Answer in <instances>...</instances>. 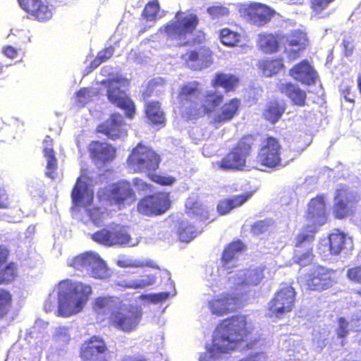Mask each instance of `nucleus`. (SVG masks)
I'll use <instances>...</instances> for the list:
<instances>
[{"label": "nucleus", "mask_w": 361, "mask_h": 361, "mask_svg": "<svg viewBox=\"0 0 361 361\" xmlns=\"http://www.w3.org/2000/svg\"><path fill=\"white\" fill-rule=\"evenodd\" d=\"M230 290L231 293H224L208 302L209 309L213 314L222 316L234 311L238 307L241 297L236 291Z\"/></svg>", "instance_id": "obj_19"}, {"label": "nucleus", "mask_w": 361, "mask_h": 361, "mask_svg": "<svg viewBox=\"0 0 361 361\" xmlns=\"http://www.w3.org/2000/svg\"><path fill=\"white\" fill-rule=\"evenodd\" d=\"M307 227L297 236L296 245H300L303 241L310 242L314 239L317 226L324 225L326 221L325 203L323 197L312 199L308 205L307 213Z\"/></svg>", "instance_id": "obj_7"}, {"label": "nucleus", "mask_w": 361, "mask_h": 361, "mask_svg": "<svg viewBox=\"0 0 361 361\" xmlns=\"http://www.w3.org/2000/svg\"><path fill=\"white\" fill-rule=\"evenodd\" d=\"M145 114L153 126H164L166 118L164 112L161 109V104L157 101L148 102L145 104Z\"/></svg>", "instance_id": "obj_35"}, {"label": "nucleus", "mask_w": 361, "mask_h": 361, "mask_svg": "<svg viewBox=\"0 0 361 361\" xmlns=\"http://www.w3.org/2000/svg\"><path fill=\"white\" fill-rule=\"evenodd\" d=\"M252 195V192H247L241 195L235 196L231 199L222 200L219 203L217 210L222 215L226 214L231 209L243 205Z\"/></svg>", "instance_id": "obj_39"}, {"label": "nucleus", "mask_w": 361, "mask_h": 361, "mask_svg": "<svg viewBox=\"0 0 361 361\" xmlns=\"http://www.w3.org/2000/svg\"><path fill=\"white\" fill-rule=\"evenodd\" d=\"M117 265L122 268L126 267H142L148 266L154 267L152 262L151 261H143L140 259H135L126 256L119 257L116 262Z\"/></svg>", "instance_id": "obj_47"}, {"label": "nucleus", "mask_w": 361, "mask_h": 361, "mask_svg": "<svg viewBox=\"0 0 361 361\" xmlns=\"http://www.w3.org/2000/svg\"><path fill=\"white\" fill-rule=\"evenodd\" d=\"M121 301L118 298L100 296L92 302V310L98 321L102 322L106 319L112 321V317L121 306Z\"/></svg>", "instance_id": "obj_20"}, {"label": "nucleus", "mask_w": 361, "mask_h": 361, "mask_svg": "<svg viewBox=\"0 0 361 361\" xmlns=\"http://www.w3.org/2000/svg\"><path fill=\"white\" fill-rule=\"evenodd\" d=\"M286 42L290 47H297L296 49L290 48L287 50V54L289 60L295 61L301 56L302 52L305 49L303 33L300 30L293 31L290 35L286 37Z\"/></svg>", "instance_id": "obj_30"}, {"label": "nucleus", "mask_w": 361, "mask_h": 361, "mask_svg": "<svg viewBox=\"0 0 361 361\" xmlns=\"http://www.w3.org/2000/svg\"><path fill=\"white\" fill-rule=\"evenodd\" d=\"M107 348L104 341L93 336L81 349L82 361H106Z\"/></svg>", "instance_id": "obj_22"}, {"label": "nucleus", "mask_w": 361, "mask_h": 361, "mask_svg": "<svg viewBox=\"0 0 361 361\" xmlns=\"http://www.w3.org/2000/svg\"><path fill=\"white\" fill-rule=\"evenodd\" d=\"M218 159L213 163L215 170L223 171L246 170L252 169L262 171L279 170L287 165L289 161L283 159Z\"/></svg>", "instance_id": "obj_5"}, {"label": "nucleus", "mask_w": 361, "mask_h": 361, "mask_svg": "<svg viewBox=\"0 0 361 361\" xmlns=\"http://www.w3.org/2000/svg\"><path fill=\"white\" fill-rule=\"evenodd\" d=\"M279 90L285 94L293 105L304 106L306 105L307 93L298 85L287 82L280 85Z\"/></svg>", "instance_id": "obj_25"}, {"label": "nucleus", "mask_w": 361, "mask_h": 361, "mask_svg": "<svg viewBox=\"0 0 361 361\" xmlns=\"http://www.w3.org/2000/svg\"><path fill=\"white\" fill-rule=\"evenodd\" d=\"M207 13L212 18L216 19L228 15V9L221 5H213L209 6L207 9Z\"/></svg>", "instance_id": "obj_55"}, {"label": "nucleus", "mask_w": 361, "mask_h": 361, "mask_svg": "<svg viewBox=\"0 0 361 361\" xmlns=\"http://www.w3.org/2000/svg\"><path fill=\"white\" fill-rule=\"evenodd\" d=\"M329 242V250L334 255H337L344 251H348L353 247L352 239L339 231L330 234Z\"/></svg>", "instance_id": "obj_28"}, {"label": "nucleus", "mask_w": 361, "mask_h": 361, "mask_svg": "<svg viewBox=\"0 0 361 361\" xmlns=\"http://www.w3.org/2000/svg\"><path fill=\"white\" fill-rule=\"evenodd\" d=\"M243 14L250 23L257 27H262L271 20L276 12L267 4L252 2L244 6Z\"/></svg>", "instance_id": "obj_12"}, {"label": "nucleus", "mask_w": 361, "mask_h": 361, "mask_svg": "<svg viewBox=\"0 0 361 361\" xmlns=\"http://www.w3.org/2000/svg\"><path fill=\"white\" fill-rule=\"evenodd\" d=\"M125 121L121 114L114 112L109 117L99 123L96 128V133L106 135L108 138L116 140L126 134Z\"/></svg>", "instance_id": "obj_18"}, {"label": "nucleus", "mask_w": 361, "mask_h": 361, "mask_svg": "<svg viewBox=\"0 0 361 361\" xmlns=\"http://www.w3.org/2000/svg\"><path fill=\"white\" fill-rule=\"evenodd\" d=\"M93 176L85 169H81V175L78 178L73 189L71 197L75 206L87 207L93 200V190L91 185L94 183Z\"/></svg>", "instance_id": "obj_10"}, {"label": "nucleus", "mask_w": 361, "mask_h": 361, "mask_svg": "<svg viewBox=\"0 0 361 361\" xmlns=\"http://www.w3.org/2000/svg\"><path fill=\"white\" fill-rule=\"evenodd\" d=\"M106 88L108 100L125 111L126 118L132 119L135 114V106L133 100L126 94L121 87L128 85V80L123 78H112L102 81Z\"/></svg>", "instance_id": "obj_6"}, {"label": "nucleus", "mask_w": 361, "mask_h": 361, "mask_svg": "<svg viewBox=\"0 0 361 361\" xmlns=\"http://www.w3.org/2000/svg\"><path fill=\"white\" fill-rule=\"evenodd\" d=\"M268 226L266 221H259L252 226V233L255 235H259L267 231Z\"/></svg>", "instance_id": "obj_61"}, {"label": "nucleus", "mask_w": 361, "mask_h": 361, "mask_svg": "<svg viewBox=\"0 0 361 361\" xmlns=\"http://www.w3.org/2000/svg\"><path fill=\"white\" fill-rule=\"evenodd\" d=\"M156 276L154 275H147L141 279L131 280L126 283L127 288L133 289H142L154 284Z\"/></svg>", "instance_id": "obj_49"}, {"label": "nucleus", "mask_w": 361, "mask_h": 361, "mask_svg": "<svg viewBox=\"0 0 361 361\" xmlns=\"http://www.w3.org/2000/svg\"><path fill=\"white\" fill-rule=\"evenodd\" d=\"M185 66L192 71H200L212 62V51L207 46L189 50L180 56Z\"/></svg>", "instance_id": "obj_14"}, {"label": "nucleus", "mask_w": 361, "mask_h": 361, "mask_svg": "<svg viewBox=\"0 0 361 361\" xmlns=\"http://www.w3.org/2000/svg\"><path fill=\"white\" fill-rule=\"evenodd\" d=\"M169 296V293L162 292L156 294L147 295L145 297L152 302H159L166 300Z\"/></svg>", "instance_id": "obj_63"}, {"label": "nucleus", "mask_w": 361, "mask_h": 361, "mask_svg": "<svg viewBox=\"0 0 361 361\" xmlns=\"http://www.w3.org/2000/svg\"><path fill=\"white\" fill-rule=\"evenodd\" d=\"M11 294L4 290L0 289V317L4 316L11 306Z\"/></svg>", "instance_id": "obj_54"}, {"label": "nucleus", "mask_w": 361, "mask_h": 361, "mask_svg": "<svg viewBox=\"0 0 361 361\" xmlns=\"http://www.w3.org/2000/svg\"><path fill=\"white\" fill-rule=\"evenodd\" d=\"M224 95L216 90L203 94L202 87L197 80L183 83L178 87L177 100L182 116L187 120H197L215 111L224 102Z\"/></svg>", "instance_id": "obj_1"}, {"label": "nucleus", "mask_w": 361, "mask_h": 361, "mask_svg": "<svg viewBox=\"0 0 361 361\" xmlns=\"http://www.w3.org/2000/svg\"><path fill=\"white\" fill-rule=\"evenodd\" d=\"M239 78L233 74L218 73L212 80L214 87H222L226 92H233L238 86Z\"/></svg>", "instance_id": "obj_36"}, {"label": "nucleus", "mask_w": 361, "mask_h": 361, "mask_svg": "<svg viewBox=\"0 0 361 361\" xmlns=\"http://www.w3.org/2000/svg\"><path fill=\"white\" fill-rule=\"evenodd\" d=\"M129 158H158V155L151 147L140 142L133 149Z\"/></svg>", "instance_id": "obj_46"}, {"label": "nucleus", "mask_w": 361, "mask_h": 361, "mask_svg": "<svg viewBox=\"0 0 361 361\" xmlns=\"http://www.w3.org/2000/svg\"><path fill=\"white\" fill-rule=\"evenodd\" d=\"M357 201L356 195L348 188L342 187L336 191L334 212L336 218L343 219L352 212L355 202Z\"/></svg>", "instance_id": "obj_21"}, {"label": "nucleus", "mask_w": 361, "mask_h": 361, "mask_svg": "<svg viewBox=\"0 0 361 361\" xmlns=\"http://www.w3.org/2000/svg\"><path fill=\"white\" fill-rule=\"evenodd\" d=\"M53 338L59 343H66L70 340V334L68 329L66 326H59L55 328L53 333Z\"/></svg>", "instance_id": "obj_52"}, {"label": "nucleus", "mask_w": 361, "mask_h": 361, "mask_svg": "<svg viewBox=\"0 0 361 361\" xmlns=\"http://www.w3.org/2000/svg\"><path fill=\"white\" fill-rule=\"evenodd\" d=\"M329 331L326 328H318L312 334V342L316 348L322 349L326 344Z\"/></svg>", "instance_id": "obj_50"}, {"label": "nucleus", "mask_w": 361, "mask_h": 361, "mask_svg": "<svg viewBox=\"0 0 361 361\" xmlns=\"http://www.w3.org/2000/svg\"><path fill=\"white\" fill-rule=\"evenodd\" d=\"M93 252H87L82 255H80L71 259L68 260L67 264L70 267H73L74 269H78L82 272L85 271L87 274L89 273V269L91 262L94 260L92 258Z\"/></svg>", "instance_id": "obj_43"}, {"label": "nucleus", "mask_w": 361, "mask_h": 361, "mask_svg": "<svg viewBox=\"0 0 361 361\" xmlns=\"http://www.w3.org/2000/svg\"><path fill=\"white\" fill-rule=\"evenodd\" d=\"M336 0H309L308 6L311 16L315 18L324 19L329 18L334 12L331 5Z\"/></svg>", "instance_id": "obj_33"}, {"label": "nucleus", "mask_w": 361, "mask_h": 361, "mask_svg": "<svg viewBox=\"0 0 361 361\" xmlns=\"http://www.w3.org/2000/svg\"><path fill=\"white\" fill-rule=\"evenodd\" d=\"M347 276L350 281L361 284V266L349 269L347 271Z\"/></svg>", "instance_id": "obj_58"}, {"label": "nucleus", "mask_w": 361, "mask_h": 361, "mask_svg": "<svg viewBox=\"0 0 361 361\" xmlns=\"http://www.w3.org/2000/svg\"><path fill=\"white\" fill-rule=\"evenodd\" d=\"M90 216L95 225H100L105 216V212H102L100 209L95 208L89 212Z\"/></svg>", "instance_id": "obj_57"}, {"label": "nucleus", "mask_w": 361, "mask_h": 361, "mask_svg": "<svg viewBox=\"0 0 361 361\" xmlns=\"http://www.w3.org/2000/svg\"><path fill=\"white\" fill-rule=\"evenodd\" d=\"M200 23L198 16L194 13H184L178 11L175 13L174 20H171L159 28L164 33L167 39L184 41L179 46L188 44L185 41L188 35H192L197 29Z\"/></svg>", "instance_id": "obj_4"}, {"label": "nucleus", "mask_w": 361, "mask_h": 361, "mask_svg": "<svg viewBox=\"0 0 361 361\" xmlns=\"http://www.w3.org/2000/svg\"><path fill=\"white\" fill-rule=\"evenodd\" d=\"M109 191L111 197L119 205L130 204L135 201V197L129 183L121 181L112 185Z\"/></svg>", "instance_id": "obj_24"}, {"label": "nucleus", "mask_w": 361, "mask_h": 361, "mask_svg": "<svg viewBox=\"0 0 361 361\" xmlns=\"http://www.w3.org/2000/svg\"><path fill=\"white\" fill-rule=\"evenodd\" d=\"M92 258H94V260L91 262L88 274L95 279L108 278L111 274L104 261L94 252Z\"/></svg>", "instance_id": "obj_38"}, {"label": "nucleus", "mask_w": 361, "mask_h": 361, "mask_svg": "<svg viewBox=\"0 0 361 361\" xmlns=\"http://www.w3.org/2000/svg\"><path fill=\"white\" fill-rule=\"evenodd\" d=\"M142 317V310L137 306H128L121 303L116 314L112 317V324L123 331L134 329L139 324Z\"/></svg>", "instance_id": "obj_11"}, {"label": "nucleus", "mask_w": 361, "mask_h": 361, "mask_svg": "<svg viewBox=\"0 0 361 361\" xmlns=\"http://www.w3.org/2000/svg\"><path fill=\"white\" fill-rule=\"evenodd\" d=\"M219 39L225 46L229 47L241 45L243 36L240 33L228 27H224L219 31Z\"/></svg>", "instance_id": "obj_41"}, {"label": "nucleus", "mask_w": 361, "mask_h": 361, "mask_svg": "<svg viewBox=\"0 0 361 361\" xmlns=\"http://www.w3.org/2000/svg\"><path fill=\"white\" fill-rule=\"evenodd\" d=\"M42 153L45 158H56V152L54 149V140L47 135L42 142Z\"/></svg>", "instance_id": "obj_53"}, {"label": "nucleus", "mask_w": 361, "mask_h": 361, "mask_svg": "<svg viewBox=\"0 0 361 361\" xmlns=\"http://www.w3.org/2000/svg\"><path fill=\"white\" fill-rule=\"evenodd\" d=\"M160 5L158 0H151L147 3L142 11L141 16L146 21H155L161 18L159 15Z\"/></svg>", "instance_id": "obj_45"}, {"label": "nucleus", "mask_w": 361, "mask_h": 361, "mask_svg": "<svg viewBox=\"0 0 361 361\" xmlns=\"http://www.w3.org/2000/svg\"><path fill=\"white\" fill-rule=\"evenodd\" d=\"M286 109L284 101L279 99H274L269 101L262 112L264 120L274 125L282 117Z\"/></svg>", "instance_id": "obj_26"}, {"label": "nucleus", "mask_w": 361, "mask_h": 361, "mask_svg": "<svg viewBox=\"0 0 361 361\" xmlns=\"http://www.w3.org/2000/svg\"><path fill=\"white\" fill-rule=\"evenodd\" d=\"M129 165H135V170L147 173L149 176L155 171L159 164V159H128Z\"/></svg>", "instance_id": "obj_44"}, {"label": "nucleus", "mask_w": 361, "mask_h": 361, "mask_svg": "<svg viewBox=\"0 0 361 361\" xmlns=\"http://www.w3.org/2000/svg\"><path fill=\"white\" fill-rule=\"evenodd\" d=\"M288 74L295 80L308 86L314 85L318 79L317 71L307 59L295 64Z\"/></svg>", "instance_id": "obj_23"}, {"label": "nucleus", "mask_w": 361, "mask_h": 361, "mask_svg": "<svg viewBox=\"0 0 361 361\" xmlns=\"http://www.w3.org/2000/svg\"><path fill=\"white\" fill-rule=\"evenodd\" d=\"M10 204L8 195L4 188H0V209H6Z\"/></svg>", "instance_id": "obj_64"}, {"label": "nucleus", "mask_w": 361, "mask_h": 361, "mask_svg": "<svg viewBox=\"0 0 361 361\" xmlns=\"http://www.w3.org/2000/svg\"><path fill=\"white\" fill-rule=\"evenodd\" d=\"M240 101L237 98H232L227 101L221 107L214 118L216 123H225L235 118L239 111Z\"/></svg>", "instance_id": "obj_27"}, {"label": "nucleus", "mask_w": 361, "mask_h": 361, "mask_svg": "<svg viewBox=\"0 0 361 361\" xmlns=\"http://www.w3.org/2000/svg\"><path fill=\"white\" fill-rule=\"evenodd\" d=\"M91 293L90 285L72 280L62 281L45 301L44 310L54 312L59 317H71L83 310Z\"/></svg>", "instance_id": "obj_2"}, {"label": "nucleus", "mask_w": 361, "mask_h": 361, "mask_svg": "<svg viewBox=\"0 0 361 361\" xmlns=\"http://www.w3.org/2000/svg\"><path fill=\"white\" fill-rule=\"evenodd\" d=\"M169 205V193L159 192L143 198L137 205V210L145 215H157L164 213Z\"/></svg>", "instance_id": "obj_16"}, {"label": "nucleus", "mask_w": 361, "mask_h": 361, "mask_svg": "<svg viewBox=\"0 0 361 361\" xmlns=\"http://www.w3.org/2000/svg\"><path fill=\"white\" fill-rule=\"evenodd\" d=\"M312 241L310 242H304L300 245H297L295 244V247H304L306 249V251L305 253L302 255L296 254V255L294 257V261L299 264L300 266H306L308 264H310L313 258V255L312 254L311 250L310 248V243Z\"/></svg>", "instance_id": "obj_51"}, {"label": "nucleus", "mask_w": 361, "mask_h": 361, "mask_svg": "<svg viewBox=\"0 0 361 361\" xmlns=\"http://www.w3.org/2000/svg\"><path fill=\"white\" fill-rule=\"evenodd\" d=\"M295 295V292L291 286L281 288L269 302V311L277 317L290 312L293 307Z\"/></svg>", "instance_id": "obj_13"}, {"label": "nucleus", "mask_w": 361, "mask_h": 361, "mask_svg": "<svg viewBox=\"0 0 361 361\" xmlns=\"http://www.w3.org/2000/svg\"><path fill=\"white\" fill-rule=\"evenodd\" d=\"M179 239L183 242H190L197 235L195 227L188 222H182L178 228Z\"/></svg>", "instance_id": "obj_48"}, {"label": "nucleus", "mask_w": 361, "mask_h": 361, "mask_svg": "<svg viewBox=\"0 0 361 361\" xmlns=\"http://www.w3.org/2000/svg\"><path fill=\"white\" fill-rule=\"evenodd\" d=\"M281 146L279 140L271 136L267 137L264 141L260 149L263 158H279Z\"/></svg>", "instance_id": "obj_40"}, {"label": "nucleus", "mask_w": 361, "mask_h": 361, "mask_svg": "<svg viewBox=\"0 0 361 361\" xmlns=\"http://www.w3.org/2000/svg\"><path fill=\"white\" fill-rule=\"evenodd\" d=\"M281 39L278 34L263 32L259 35L257 42L263 52L273 54L279 50Z\"/></svg>", "instance_id": "obj_37"}, {"label": "nucleus", "mask_w": 361, "mask_h": 361, "mask_svg": "<svg viewBox=\"0 0 361 361\" xmlns=\"http://www.w3.org/2000/svg\"><path fill=\"white\" fill-rule=\"evenodd\" d=\"M244 245L240 240L229 244L224 250L222 255L223 269L221 272L223 273L225 269H230L235 265L236 259L241 254Z\"/></svg>", "instance_id": "obj_31"}, {"label": "nucleus", "mask_w": 361, "mask_h": 361, "mask_svg": "<svg viewBox=\"0 0 361 361\" xmlns=\"http://www.w3.org/2000/svg\"><path fill=\"white\" fill-rule=\"evenodd\" d=\"M15 270L13 264L7 265L4 269L0 272V284L12 281L16 275Z\"/></svg>", "instance_id": "obj_56"}, {"label": "nucleus", "mask_w": 361, "mask_h": 361, "mask_svg": "<svg viewBox=\"0 0 361 361\" xmlns=\"http://www.w3.org/2000/svg\"><path fill=\"white\" fill-rule=\"evenodd\" d=\"M57 159H49L47 164L46 175L51 179H54L57 177Z\"/></svg>", "instance_id": "obj_59"}, {"label": "nucleus", "mask_w": 361, "mask_h": 361, "mask_svg": "<svg viewBox=\"0 0 361 361\" xmlns=\"http://www.w3.org/2000/svg\"><path fill=\"white\" fill-rule=\"evenodd\" d=\"M258 68L266 77H271L278 74L285 68L283 59L279 57H269L258 61Z\"/></svg>", "instance_id": "obj_32"}, {"label": "nucleus", "mask_w": 361, "mask_h": 361, "mask_svg": "<svg viewBox=\"0 0 361 361\" xmlns=\"http://www.w3.org/2000/svg\"><path fill=\"white\" fill-rule=\"evenodd\" d=\"M91 158H114L116 149L111 145L100 141H92L88 145Z\"/></svg>", "instance_id": "obj_34"}, {"label": "nucleus", "mask_w": 361, "mask_h": 361, "mask_svg": "<svg viewBox=\"0 0 361 361\" xmlns=\"http://www.w3.org/2000/svg\"><path fill=\"white\" fill-rule=\"evenodd\" d=\"M30 19L44 23L53 16L52 7L46 0H18Z\"/></svg>", "instance_id": "obj_15"}, {"label": "nucleus", "mask_w": 361, "mask_h": 361, "mask_svg": "<svg viewBox=\"0 0 361 361\" xmlns=\"http://www.w3.org/2000/svg\"><path fill=\"white\" fill-rule=\"evenodd\" d=\"M92 239L100 244L112 246L115 245L134 247L140 243V238H133L125 227L116 225L111 230L102 229L92 235Z\"/></svg>", "instance_id": "obj_9"}, {"label": "nucleus", "mask_w": 361, "mask_h": 361, "mask_svg": "<svg viewBox=\"0 0 361 361\" xmlns=\"http://www.w3.org/2000/svg\"><path fill=\"white\" fill-rule=\"evenodd\" d=\"M114 52V47L111 45L100 50L97 53V56L99 59L100 61L104 63L112 57Z\"/></svg>", "instance_id": "obj_60"}, {"label": "nucleus", "mask_w": 361, "mask_h": 361, "mask_svg": "<svg viewBox=\"0 0 361 361\" xmlns=\"http://www.w3.org/2000/svg\"><path fill=\"white\" fill-rule=\"evenodd\" d=\"M264 277V269L261 267L230 271L226 287L242 297L250 291L251 287L259 285Z\"/></svg>", "instance_id": "obj_8"}, {"label": "nucleus", "mask_w": 361, "mask_h": 361, "mask_svg": "<svg viewBox=\"0 0 361 361\" xmlns=\"http://www.w3.org/2000/svg\"><path fill=\"white\" fill-rule=\"evenodd\" d=\"M254 137L247 135L242 137L232 148L231 154L233 158H245L250 154L253 144Z\"/></svg>", "instance_id": "obj_42"}, {"label": "nucleus", "mask_w": 361, "mask_h": 361, "mask_svg": "<svg viewBox=\"0 0 361 361\" xmlns=\"http://www.w3.org/2000/svg\"><path fill=\"white\" fill-rule=\"evenodd\" d=\"M246 324L243 315L233 316L224 320L214 332L212 345L207 346L206 351L200 354L199 360L215 361L221 353L233 350L243 342H247Z\"/></svg>", "instance_id": "obj_3"}, {"label": "nucleus", "mask_w": 361, "mask_h": 361, "mask_svg": "<svg viewBox=\"0 0 361 361\" xmlns=\"http://www.w3.org/2000/svg\"><path fill=\"white\" fill-rule=\"evenodd\" d=\"M336 271L324 267H317L308 275L306 285L313 290H323L336 282Z\"/></svg>", "instance_id": "obj_17"}, {"label": "nucleus", "mask_w": 361, "mask_h": 361, "mask_svg": "<svg viewBox=\"0 0 361 361\" xmlns=\"http://www.w3.org/2000/svg\"><path fill=\"white\" fill-rule=\"evenodd\" d=\"M152 178L154 182L163 185H171L175 181V179L172 177L162 176L157 174H152Z\"/></svg>", "instance_id": "obj_62"}, {"label": "nucleus", "mask_w": 361, "mask_h": 361, "mask_svg": "<svg viewBox=\"0 0 361 361\" xmlns=\"http://www.w3.org/2000/svg\"><path fill=\"white\" fill-rule=\"evenodd\" d=\"M338 322L336 334L338 338H344L349 334L351 329H354L357 333V336H359L361 334V310L352 315L350 322L343 317L339 318Z\"/></svg>", "instance_id": "obj_29"}]
</instances>
